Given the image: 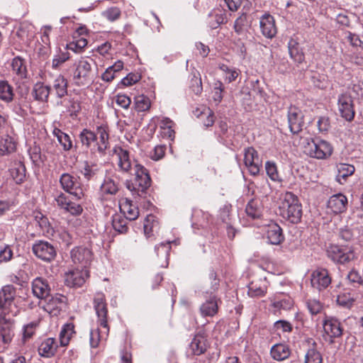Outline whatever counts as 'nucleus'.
<instances>
[{
	"label": "nucleus",
	"mask_w": 363,
	"mask_h": 363,
	"mask_svg": "<svg viewBox=\"0 0 363 363\" xmlns=\"http://www.w3.org/2000/svg\"><path fill=\"white\" fill-rule=\"evenodd\" d=\"M280 216L291 223H298L302 217V206L298 197L291 192L281 194L279 203Z\"/></svg>",
	"instance_id": "nucleus-1"
},
{
	"label": "nucleus",
	"mask_w": 363,
	"mask_h": 363,
	"mask_svg": "<svg viewBox=\"0 0 363 363\" xmlns=\"http://www.w3.org/2000/svg\"><path fill=\"white\" fill-rule=\"evenodd\" d=\"M94 65V60L89 57H82L74 64L73 79L77 86H86L94 82L96 75Z\"/></svg>",
	"instance_id": "nucleus-2"
},
{
	"label": "nucleus",
	"mask_w": 363,
	"mask_h": 363,
	"mask_svg": "<svg viewBox=\"0 0 363 363\" xmlns=\"http://www.w3.org/2000/svg\"><path fill=\"white\" fill-rule=\"evenodd\" d=\"M134 170L135 176L134 181H127L125 186L133 194L142 196L150 186L151 179L147 169L136 161L134 162Z\"/></svg>",
	"instance_id": "nucleus-3"
},
{
	"label": "nucleus",
	"mask_w": 363,
	"mask_h": 363,
	"mask_svg": "<svg viewBox=\"0 0 363 363\" xmlns=\"http://www.w3.org/2000/svg\"><path fill=\"white\" fill-rule=\"evenodd\" d=\"M16 288L13 285L4 286L0 291V315L16 316L20 308L14 303Z\"/></svg>",
	"instance_id": "nucleus-4"
},
{
	"label": "nucleus",
	"mask_w": 363,
	"mask_h": 363,
	"mask_svg": "<svg viewBox=\"0 0 363 363\" xmlns=\"http://www.w3.org/2000/svg\"><path fill=\"white\" fill-rule=\"evenodd\" d=\"M305 152L311 157L324 160L330 157L333 152L331 145L323 140H311L305 146Z\"/></svg>",
	"instance_id": "nucleus-5"
},
{
	"label": "nucleus",
	"mask_w": 363,
	"mask_h": 363,
	"mask_svg": "<svg viewBox=\"0 0 363 363\" xmlns=\"http://www.w3.org/2000/svg\"><path fill=\"white\" fill-rule=\"evenodd\" d=\"M327 255L335 262L343 264L354 258V251L350 247L336 245L328 247Z\"/></svg>",
	"instance_id": "nucleus-6"
},
{
	"label": "nucleus",
	"mask_w": 363,
	"mask_h": 363,
	"mask_svg": "<svg viewBox=\"0 0 363 363\" xmlns=\"http://www.w3.org/2000/svg\"><path fill=\"white\" fill-rule=\"evenodd\" d=\"M310 277L311 286L318 291L326 289L332 281L328 270L323 267H318L312 271Z\"/></svg>",
	"instance_id": "nucleus-7"
},
{
	"label": "nucleus",
	"mask_w": 363,
	"mask_h": 363,
	"mask_svg": "<svg viewBox=\"0 0 363 363\" xmlns=\"http://www.w3.org/2000/svg\"><path fill=\"white\" fill-rule=\"evenodd\" d=\"M32 250L38 258L47 262L52 261L57 255L55 247L47 241H36L33 245Z\"/></svg>",
	"instance_id": "nucleus-8"
},
{
	"label": "nucleus",
	"mask_w": 363,
	"mask_h": 363,
	"mask_svg": "<svg viewBox=\"0 0 363 363\" xmlns=\"http://www.w3.org/2000/svg\"><path fill=\"white\" fill-rule=\"evenodd\" d=\"M61 187L66 192L80 199L84 196L83 189L77 178L69 173H64L60 178Z\"/></svg>",
	"instance_id": "nucleus-9"
},
{
	"label": "nucleus",
	"mask_w": 363,
	"mask_h": 363,
	"mask_svg": "<svg viewBox=\"0 0 363 363\" xmlns=\"http://www.w3.org/2000/svg\"><path fill=\"white\" fill-rule=\"evenodd\" d=\"M244 163L250 174L253 176L257 175L262 167V162L259 157L258 152L252 147L245 148Z\"/></svg>",
	"instance_id": "nucleus-10"
},
{
	"label": "nucleus",
	"mask_w": 363,
	"mask_h": 363,
	"mask_svg": "<svg viewBox=\"0 0 363 363\" xmlns=\"http://www.w3.org/2000/svg\"><path fill=\"white\" fill-rule=\"evenodd\" d=\"M89 272L86 268L77 267L65 274V281L69 287H80L89 277Z\"/></svg>",
	"instance_id": "nucleus-11"
},
{
	"label": "nucleus",
	"mask_w": 363,
	"mask_h": 363,
	"mask_svg": "<svg viewBox=\"0 0 363 363\" xmlns=\"http://www.w3.org/2000/svg\"><path fill=\"white\" fill-rule=\"evenodd\" d=\"M43 300H45L44 304L42 306L43 310L51 315L55 316L60 313L62 306L67 301V298L62 294H56L54 296L49 295L48 297Z\"/></svg>",
	"instance_id": "nucleus-12"
},
{
	"label": "nucleus",
	"mask_w": 363,
	"mask_h": 363,
	"mask_svg": "<svg viewBox=\"0 0 363 363\" xmlns=\"http://www.w3.org/2000/svg\"><path fill=\"white\" fill-rule=\"evenodd\" d=\"M72 262L80 268H87L92 259L93 254L91 250L84 247H77L71 252Z\"/></svg>",
	"instance_id": "nucleus-13"
},
{
	"label": "nucleus",
	"mask_w": 363,
	"mask_h": 363,
	"mask_svg": "<svg viewBox=\"0 0 363 363\" xmlns=\"http://www.w3.org/2000/svg\"><path fill=\"white\" fill-rule=\"evenodd\" d=\"M9 315H0V340L9 345L14 336L13 320Z\"/></svg>",
	"instance_id": "nucleus-14"
},
{
	"label": "nucleus",
	"mask_w": 363,
	"mask_h": 363,
	"mask_svg": "<svg viewBox=\"0 0 363 363\" xmlns=\"http://www.w3.org/2000/svg\"><path fill=\"white\" fill-rule=\"evenodd\" d=\"M338 107L341 116L347 121H352L355 115L354 102L348 94H342L338 99Z\"/></svg>",
	"instance_id": "nucleus-15"
},
{
	"label": "nucleus",
	"mask_w": 363,
	"mask_h": 363,
	"mask_svg": "<svg viewBox=\"0 0 363 363\" xmlns=\"http://www.w3.org/2000/svg\"><path fill=\"white\" fill-rule=\"evenodd\" d=\"M94 307L98 317V325L106 327V324H108V309L105 296L103 294L99 293L96 294L94 298Z\"/></svg>",
	"instance_id": "nucleus-16"
},
{
	"label": "nucleus",
	"mask_w": 363,
	"mask_h": 363,
	"mask_svg": "<svg viewBox=\"0 0 363 363\" xmlns=\"http://www.w3.org/2000/svg\"><path fill=\"white\" fill-rule=\"evenodd\" d=\"M259 28L265 38H273L277 33L274 18L269 13L263 14L259 18Z\"/></svg>",
	"instance_id": "nucleus-17"
},
{
	"label": "nucleus",
	"mask_w": 363,
	"mask_h": 363,
	"mask_svg": "<svg viewBox=\"0 0 363 363\" xmlns=\"http://www.w3.org/2000/svg\"><path fill=\"white\" fill-rule=\"evenodd\" d=\"M288 123L290 131L297 134L302 130L303 116L302 112L296 107H290L288 111Z\"/></svg>",
	"instance_id": "nucleus-18"
},
{
	"label": "nucleus",
	"mask_w": 363,
	"mask_h": 363,
	"mask_svg": "<svg viewBox=\"0 0 363 363\" xmlns=\"http://www.w3.org/2000/svg\"><path fill=\"white\" fill-rule=\"evenodd\" d=\"M31 286L33 296L39 299H44L50 295V286L48 281L43 277L34 279Z\"/></svg>",
	"instance_id": "nucleus-19"
},
{
	"label": "nucleus",
	"mask_w": 363,
	"mask_h": 363,
	"mask_svg": "<svg viewBox=\"0 0 363 363\" xmlns=\"http://www.w3.org/2000/svg\"><path fill=\"white\" fill-rule=\"evenodd\" d=\"M113 152L118 157L120 169L124 172H128L133 165L130 152L121 147H116L113 149Z\"/></svg>",
	"instance_id": "nucleus-20"
},
{
	"label": "nucleus",
	"mask_w": 363,
	"mask_h": 363,
	"mask_svg": "<svg viewBox=\"0 0 363 363\" xmlns=\"http://www.w3.org/2000/svg\"><path fill=\"white\" fill-rule=\"evenodd\" d=\"M347 199L342 194H338L332 196L328 201V208L333 213L337 214L344 212L347 208Z\"/></svg>",
	"instance_id": "nucleus-21"
},
{
	"label": "nucleus",
	"mask_w": 363,
	"mask_h": 363,
	"mask_svg": "<svg viewBox=\"0 0 363 363\" xmlns=\"http://www.w3.org/2000/svg\"><path fill=\"white\" fill-rule=\"evenodd\" d=\"M101 330L99 327L90 331L89 343L92 348H96L100 344L106 340L109 333V326L106 324V327H101Z\"/></svg>",
	"instance_id": "nucleus-22"
},
{
	"label": "nucleus",
	"mask_w": 363,
	"mask_h": 363,
	"mask_svg": "<svg viewBox=\"0 0 363 363\" xmlns=\"http://www.w3.org/2000/svg\"><path fill=\"white\" fill-rule=\"evenodd\" d=\"M325 332L330 337H340L342 335V328L340 322L335 318H328L324 321Z\"/></svg>",
	"instance_id": "nucleus-23"
},
{
	"label": "nucleus",
	"mask_w": 363,
	"mask_h": 363,
	"mask_svg": "<svg viewBox=\"0 0 363 363\" xmlns=\"http://www.w3.org/2000/svg\"><path fill=\"white\" fill-rule=\"evenodd\" d=\"M308 350L305 355V363H322L323 358L317 350V343L311 338L306 340Z\"/></svg>",
	"instance_id": "nucleus-24"
},
{
	"label": "nucleus",
	"mask_w": 363,
	"mask_h": 363,
	"mask_svg": "<svg viewBox=\"0 0 363 363\" xmlns=\"http://www.w3.org/2000/svg\"><path fill=\"white\" fill-rule=\"evenodd\" d=\"M100 171L99 164L94 162L84 161L80 173L86 181H91L96 179Z\"/></svg>",
	"instance_id": "nucleus-25"
},
{
	"label": "nucleus",
	"mask_w": 363,
	"mask_h": 363,
	"mask_svg": "<svg viewBox=\"0 0 363 363\" xmlns=\"http://www.w3.org/2000/svg\"><path fill=\"white\" fill-rule=\"evenodd\" d=\"M290 57L298 65L305 61V55L303 48L295 39H291L288 43Z\"/></svg>",
	"instance_id": "nucleus-26"
},
{
	"label": "nucleus",
	"mask_w": 363,
	"mask_h": 363,
	"mask_svg": "<svg viewBox=\"0 0 363 363\" xmlns=\"http://www.w3.org/2000/svg\"><path fill=\"white\" fill-rule=\"evenodd\" d=\"M191 354L201 355L207 350V340L201 333L196 334L189 345Z\"/></svg>",
	"instance_id": "nucleus-27"
},
{
	"label": "nucleus",
	"mask_w": 363,
	"mask_h": 363,
	"mask_svg": "<svg viewBox=\"0 0 363 363\" xmlns=\"http://www.w3.org/2000/svg\"><path fill=\"white\" fill-rule=\"evenodd\" d=\"M290 347L285 344H276L270 350V355L274 360L281 362L288 359L291 355Z\"/></svg>",
	"instance_id": "nucleus-28"
},
{
	"label": "nucleus",
	"mask_w": 363,
	"mask_h": 363,
	"mask_svg": "<svg viewBox=\"0 0 363 363\" xmlns=\"http://www.w3.org/2000/svg\"><path fill=\"white\" fill-rule=\"evenodd\" d=\"M57 345L54 338H47L43 341L38 347V353L41 357H51L57 352Z\"/></svg>",
	"instance_id": "nucleus-29"
},
{
	"label": "nucleus",
	"mask_w": 363,
	"mask_h": 363,
	"mask_svg": "<svg viewBox=\"0 0 363 363\" xmlns=\"http://www.w3.org/2000/svg\"><path fill=\"white\" fill-rule=\"evenodd\" d=\"M51 91H55L57 98L62 99L67 94L68 82L62 74H59L53 81Z\"/></svg>",
	"instance_id": "nucleus-30"
},
{
	"label": "nucleus",
	"mask_w": 363,
	"mask_h": 363,
	"mask_svg": "<svg viewBox=\"0 0 363 363\" xmlns=\"http://www.w3.org/2000/svg\"><path fill=\"white\" fill-rule=\"evenodd\" d=\"M218 298L215 295L210 296L209 299H207L200 307L201 315L205 317L215 315L218 311Z\"/></svg>",
	"instance_id": "nucleus-31"
},
{
	"label": "nucleus",
	"mask_w": 363,
	"mask_h": 363,
	"mask_svg": "<svg viewBox=\"0 0 363 363\" xmlns=\"http://www.w3.org/2000/svg\"><path fill=\"white\" fill-rule=\"evenodd\" d=\"M267 238L269 242L272 245H279L284 240L282 229L276 223L269 225Z\"/></svg>",
	"instance_id": "nucleus-32"
},
{
	"label": "nucleus",
	"mask_w": 363,
	"mask_h": 363,
	"mask_svg": "<svg viewBox=\"0 0 363 363\" xmlns=\"http://www.w3.org/2000/svg\"><path fill=\"white\" fill-rule=\"evenodd\" d=\"M171 242H162L155 247L157 256L161 258L158 264L162 267H167L169 264V256L171 250Z\"/></svg>",
	"instance_id": "nucleus-33"
},
{
	"label": "nucleus",
	"mask_w": 363,
	"mask_h": 363,
	"mask_svg": "<svg viewBox=\"0 0 363 363\" xmlns=\"http://www.w3.org/2000/svg\"><path fill=\"white\" fill-rule=\"evenodd\" d=\"M262 202L258 199H251L245 207L247 216L252 219L259 218L262 215Z\"/></svg>",
	"instance_id": "nucleus-34"
},
{
	"label": "nucleus",
	"mask_w": 363,
	"mask_h": 363,
	"mask_svg": "<svg viewBox=\"0 0 363 363\" xmlns=\"http://www.w3.org/2000/svg\"><path fill=\"white\" fill-rule=\"evenodd\" d=\"M120 210L124 214L125 218L129 220H134L139 216V210L133 204L132 201L126 199L120 205Z\"/></svg>",
	"instance_id": "nucleus-35"
},
{
	"label": "nucleus",
	"mask_w": 363,
	"mask_h": 363,
	"mask_svg": "<svg viewBox=\"0 0 363 363\" xmlns=\"http://www.w3.org/2000/svg\"><path fill=\"white\" fill-rule=\"evenodd\" d=\"M50 92V86L45 85L42 82H38L33 86L32 94L35 100L47 101Z\"/></svg>",
	"instance_id": "nucleus-36"
},
{
	"label": "nucleus",
	"mask_w": 363,
	"mask_h": 363,
	"mask_svg": "<svg viewBox=\"0 0 363 363\" xmlns=\"http://www.w3.org/2000/svg\"><path fill=\"white\" fill-rule=\"evenodd\" d=\"M96 134V136L99 135V141L97 143L98 151L101 154H104L109 144L108 128L102 125L97 127Z\"/></svg>",
	"instance_id": "nucleus-37"
},
{
	"label": "nucleus",
	"mask_w": 363,
	"mask_h": 363,
	"mask_svg": "<svg viewBox=\"0 0 363 363\" xmlns=\"http://www.w3.org/2000/svg\"><path fill=\"white\" fill-rule=\"evenodd\" d=\"M337 174L336 175L337 181L342 184L346 179L354 172V167L352 164L340 163L337 165Z\"/></svg>",
	"instance_id": "nucleus-38"
},
{
	"label": "nucleus",
	"mask_w": 363,
	"mask_h": 363,
	"mask_svg": "<svg viewBox=\"0 0 363 363\" xmlns=\"http://www.w3.org/2000/svg\"><path fill=\"white\" fill-rule=\"evenodd\" d=\"M13 72L21 79L27 77V68L23 59L20 57H16L13 59L11 62Z\"/></svg>",
	"instance_id": "nucleus-39"
},
{
	"label": "nucleus",
	"mask_w": 363,
	"mask_h": 363,
	"mask_svg": "<svg viewBox=\"0 0 363 363\" xmlns=\"http://www.w3.org/2000/svg\"><path fill=\"white\" fill-rule=\"evenodd\" d=\"M10 173L16 183L21 184L26 178V167L21 162H16L11 168Z\"/></svg>",
	"instance_id": "nucleus-40"
},
{
	"label": "nucleus",
	"mask_w": 363,
	"mask_h": 363,
	"mask_svg": "<svg viewBox=\"0 0 363 363\" xmlns=\"http://www.w3.org/2000/svg\"><path fill=\"white\" fill-rule=\"evenodd\" d=\"M13 87L7 81L0 80V99L6 102H11L13 99Z\"/></svg>",
	"instance_id": "nucleus-41"
},
{
	"label": "nucleus",
	"mask_w": 363,
	"mask_h": 363,
	"mask_svg": "<svg viewBox=\"0 0 363 363\" xmlns=\"http://www.w3.org/2000/svg\"><path fill=\"white\" fill-rule=\"evenodd\" d=\"M127 218L120 214H115L112 219V225L115 230L125 233L128 231V227L127 225Z\"/></svg>",
	"instance_id": "nucleus-42"
},
{
	"label": "nucleus",
	"mask_w": 363,
	"mask_h": 363,
	"mask_svg": "<svg viewBox=\"0 0 363 363\" xmlns=\"http://www.w3.org/2000/svg\"><path fill=\"white\" fill-rule=\"evenodd\" d=\"M79 138L82 145L88 148L91 146L92 143L96 140L97 136L94 132L87 128H84L79 133Z\"/></svg>",
	"instance_id": "nucleus-43"
},
{
	"label": "nucleus",
	"mask_w": 363,
	"mask_h": 363,
	"mask_svg": "<svg viewBox=\"0 0 363 363\" xmlns=\"http://www.w3.org/2000/svg\"><path fill=\"white\" fill-rule=\"evenodd\" d=\"M226 21V16L223 11H213L209 15L208 23L212 28H216L218 26L224 23Z\"/></svg>",
	"instance_id": "nucleus-44"
},
{
	"label": "nucleus",
	"mask_w": 363,
	"mask_h": 363,
	"mask_svg": "<svg viewBox=\"0 0 363 363\" xmlns=\"http://www.w3.org/2000/svg\"><path fill=\"white\" fill-rule=\"evenodd\" d=\"M74 325L73 323L65 324L60 333V343L62 346L68 345L73 333H74Z\"/></svg>",
	"instance_id": "nucleus-45"
},
{
	"label": "nucleus",
	"mask_w": 363,
	"mask_h": 363,
	"mask_svg": "<svg viewBox=\"0 0 363 363\" xmlns=\"http://www.w3.org/2000/svg\"><path fill=\"white\" fill-rule=\"evenodd\" d=\"M15 149V143L10 136L6 135L5 138H2L0 140V155L11 153L13 152Z\"/></svg>",
	"instance_id": "nucleus-46"
},
{
	"label": "nucleus",
	"mask_w": 363,
	"mask_h": 363,
	"mask_svg": "<svg viewBox=\"0 0 363 363\" xmlns=\"http://www.w3.org/2000/svg\"><path fill=\"white\" fill-rule=\"evenodd\" d=\"M143 228L145 235L147 237L152 236L154 231L158 229V222L155 220V216L152 215L147 216Z\"/></svg>",
	"instance_id": "nucleus-47"
},
{
	"label": "nucleus",
	"mask_w": 363,
	"mask_h": 363,
	"mask_svg": "<svg viewBox=\"0 0 363 363\" xmlns=\"http://www.w3.org/2000/svg\"><path fill=\"white\" fill-rule=\"evenodd\" d=\"M135 107L138 111H145L150 108L149 98L144 95H140L135 98Z\"/></svg>",
	"instance_id": "nucleus-48"
},
{
	"label": "nucleus",
	"mask_w": 363,
	"mask_h": 363,
	"mask_svg": "<svg viewBox=\"0 0 363 363\" xmlns=\"http://www.w3.org/2000/svg\"><path fill=\"white\" fill-rule=\"evenodd\" d=\"M354 302V299L350 293H343L337 296V303L340 306L350 308Z\"/></svg>",
	"instance_id": "nucleus-49"
},
{
	"label": "nucleus",
	"mask_w": 363,
	"mask_h": 363,
	"mask_svg": "<svg viewBox=\"0 0 363 363\" xmlns=\"http://www.w3.org/2000/svg\"><path fill=\"white\" fill-rule=\"evenodd\" d=\"M195 115L197 117H199L201 116H204L206 117V121H203V125L206 127L212 126L213 124L214 123V115L213 111L209 108H204L201 111H199V109H196L195 111Z\"/></svg>",
	"instance_id": "nucleus-50"
},
{
	"label": "nucleus",
	"mask_w": 363,
	"mask_h": 363,
	"mask_svg": "<svg viewBox=\"0 0 363 363\" xmlns=\"http://www.w3.org/2000/svg\"><path fill=\"white\" fill-rule=\"evenodd\" d=\"M101 191L108 194H116L118 190L116 184L111 179L104 181L101 186Z\"/></svg>",
	"instance_id": "nucleus-51"
},
{
	"label": "nucleus",
	"mask_w": 363,
	"mask_h": 363,
	"mask_svg": "<svg viewBox=\"0 0 363 363\" xmlns=\"http://www.w3.org/2000/svg\"><path fill=\"white\" fill-rule=\"evenodd\" d=\"M140 79L141 75L139 73L131 72L121 80V84L124 86H130L139 82Z\"/></svg>",
	"instance_id": "nucleus-52"
},
{
	"label": "nucleus",
	"mask_w": 363,
	"mask_h": 363,
	"mask_svg": "<svg viewBox=\"0 0 363 363\" xmlns=\"http://www.w3.org/2000/svg\"><path fill=\"white\" fill-rule=\"evenodd\" d=\"M307 308L312 315L319 313L323 308L322 303L316 299H308L306 302Z\"/></svg>",
	"instance_id": "nucleus-53"
},
{
	"label": "nucleus",
	"mask_w": 363,
	"mask_h": 363,
	"mask_svg": "<svg viewBox=\"0 0 363 363\" xmlns=\"http://www.w3.org/2000/svg\"><path fill=\"white\" fill-rule=\"evenodd\" d=\"M291 305V303L289 300H281L278 301H274L271 305L272 308V313L274 315H277L280 312L281 309L289 308Z\"/></svg>",
	"instance_id": "nucleus-54"
},
{
	"label": "nucleus",
	"mask_w": 363,
	"mask_h": 363,
	"mask_svg": "<svg viewBox=\"0 0 363 363\" xmlns=\"http://www.w3.org/2000/svg\"><path fill=\"white\" fill-rule=\"evenodd\" d=\"M223 91L224 86L221 82L218 81L214 84L213 99L217 104L222 101Z\"/></svg>",
	"instance_id": "nucleus-55"
},
{
	"label": "nucleus",
	"mask_w": 363,
	"mask_h": 363,
	"mask_svg": "<svg viewBox=\"0 0 363 363\" xmlns=\"http://www.w3.org/2000/svg\"><path fill=\"white\" fill-rule=\"evenodd\" d=\"M69 58V52H61L60 54L56 55L52 63V67L54 69L59 68L64 62H65Z\"/></svg>",
	"instance_id": "nucleus-56"
},
{
	"label": "nucleus",
	"mask_w": 363,
	"mask_h": 363,
	"mask_svg": "<svg viewBox=\"0 0 363 363\" xmlns=\"http://www.w3.org/2000/svg\"><path fill=\"white\" fill-rule=\"evenodd\" d=\"M64 211L69 213L72 216H79L82 213L83 208L81 205L70 201L64 208Z\"/></svg>",
	"instance_id": "nucleus-57"
},
{
	"label": "nucleus",
	"mask_w": 363,
	"mask_h": 363,
	"mask_svg": "<svg viewBox=\"0 0 363 363\" xmlns=\"http://www.w3.org/2000/svg\"><path fill=\"white\" fill-rule=\"evenodd\" d=\"M265 293V288L257 286L254 283H251L248 286V294L252 297L263 296Z\"/></svg>",
	"instance_id": "nucleus-58"
},
{
	"label": "nucleus",
	"mask_w": 363,
	"mask_h": 363,
	"mask_svg": "<svg viewBox=\"0 0 363 363\" xmlns=\"http://www.w3.org/2000/svg\"><path fill=\"white\" fill-rule=\"evenodd\" d=\"M191 89L194 94L199 95L202 91V82L200 77L196 76V73L194 74V76L191 80Z\"/></svg>",
	"instance_id": "nucleus-59"
},
{
	"label": "nucleus",
	"mask_w": 363,
	"mask_h": 363,
	"mask_svg": "<svg viewBox=\"0 0 363 363\" xmlns=\"http://www.w3.org/2000/svg\"><path fill=\"white\" fill-rule=\"evenodd\" d=\"M265 169L267 175L271 179L276 181L278 179L279 175L277 169V166L274 162H267L265 164Z\"/></svg>",
	"instance_id": "nucleus-60"
},
{
	"label": "nucleus",
	"mask_w": 363,
	"mask_h": 363,
	"mask_svg": "<svg viewBox=\"0 0 363 363\" xmlns=\"http://www.w3.org/2000/svg\"><path fill=\"white\" fill-rule=\"evenodd\" d=\"M274 327L276 330H281L284 333H290L292 331V325L284 320H279L274 323Z\"/></svg>",
	"instance_id": "nucleus-61"
},
{
	"label": "nucleus",
	"mask_w": 363,
	"mask_h": 363,
	"mask_svg": "<svg viewBox=\"0 0 363 363\" xmlns=\"http://www.w3.org/2000/svg\"><path fill=\"white\" fill-rule=\"evenodd\" d=\"M104 16L111 21H116L121 16V11L117 7H112L104 12Z\"/></svg>",
	"instance_id": "nucleus-62"
},
{
	"label": "nucleus",
	"mask_w": 363,
	"mask_h": 363,
	"mask_svg": "<svg viewBox=\"0 0 363 363\" xmlns=\"http://www.w3.org/2000/svg\"><path fill=\"white\" fill-rule=\"evenodd\" d=\"M317 126L320 133H327L330 127L329 118L325 116L320 117L317 122Z\"/></svg>",
	"instance_id": "nucleus-63"
},
{
	"label": "nucleus",
	"mask_w": 363,
	"mask_h": 363,
	"mask_svg": "<svg viewBox=\"0 0 363 363\" xmlns=\"http://www.w3.org/2000/svg\"><path fill=\"white\" fill-rule=\"evenodd\" d=\"M116 102L121 107L127 109L131 104V99L125 94H118L116 96Z\"/></svg>",
	"instance_id": "nucleus-64"
}]
</instances>
